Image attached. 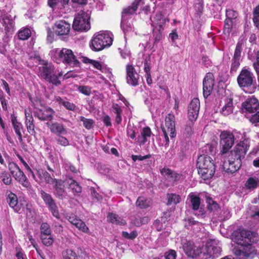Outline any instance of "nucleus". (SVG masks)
Returning a JSON list of instances; mask_svg holds the SVG:
<instances>
[{
  "label": "nucleus",
  "instance_id": "8fccbe9b",
  "mask_svg": "<svg viewBox=\"0 0 259 259\" xmlns=\"http://www.w3.org/2000/svg\"><path fill=\"white\" fill-rule=\"evenodd\" d=\"M247 118L249 119L250 121L255 126H259V111L252 114Z\"/></svg>",
  "mask_w": 259,
  "mask_h": 259
},
{
  "label": "nucleus",
  "instance_id": "6e6552de",
  "mask_svg": "<svg viewBox=\"0 0 259 259\" xmlns=\"http://www.w3.org/2000/svg\"><path fill=\"white\" fill-rule=\"evenodd\" d=\"M32 103L34 108L33 113L35 117L42 121H51L53 119L55 111L51 107L43 105L38 99L34 100Z\"/></svg>",
  "mask_w": 259,
  "mask_h": 259
},
{
  "label": "nucleus",
  "instance_id": "6e6d98bb",
  "mask_svg": "<svg viewBox=\"0 0 259 259\" xmlns=\"http://www.w3.org/2000/svg\"><path fill=\"white\" fill-rule=\"evenodd\" d=\"M2 23L3 24L4 26L8 28H10L11 27H13V21L12 19H11L8 16H5L3 17V19L1 21Z\"/></svg>",
  "mask_w": 259,
  "mask_h": 259
},
{
  "label": "nucleus",
  "instance_id": "0eeeda50",
  "mask_svg": "<svg viewBox=\"0 0 259 259\" xmlns=\"http://www.w3.org/2000/svg\"><path fill=\"white\" fill-rule=\"evenodd\" d=\"M143 1L135 0L132 6L128 7L123 10L121 21V28L125 34L133 31L132 25L128 21V19L130 18V15L134 14L137 10L138 6L144 4Z\"/></svg>",
  "mask_w": 259,
  "mask_h": 259
},
{
  "label": "nucleus",
  "instance_id": "864d4df0",
  "mask_svg": "<svg viewBox=\"0 0 259 259\" xmlns=\"http://www.w3.org/2000/svg\"><path fill=\"white\" fill-rule=\"evenodd\" d=\"M193 121L189 120L186 122L184 133L186 136H190L193 133L192 127L193 126Z\"/></svg>",
  "mask_w": 259,
  "mask_h": 259
},
{
  "label": "nucleus",
  "instance_id": "cd10ccee",
  "mask_svg": "<svg viewBox=\"0 0 259 259\" xmlns=\"http://www.w3.org/2000/svg\"><path fill=\"white\" fill-rule=\"evenodd\" d=\"M63 74V72L57 71V70L55 69L54 72L49 76V77L47 79V80L55 85H59L61 84V81L59 80V77L62 76Z\"/></svg>",
  "mask_w": 259,
  "mask_h": 259
},
{
  "label": "nucleus",
  "instance_id": "c756f323",
  "mask_svg": "<svg viewBox=\"0 0 259 259\" xmlns=\"http://www.w3.org/2000/svg\"><path fill=\"white\" fill-rule=\"evenodd\" d=\"M151 135V129L149 127H144L141 132V135L138 137V141L141 144L144 145L148 141V138Z\"/></svg>",
  "mask_w": 259,
  "mask_h": 259
},
{
  "label": "nucleus",
  "instance_id": "2eb2a0df",
  "mask_svg": "<svg viewBox=\"0 0 259 259\" xmlns=\"http://www.w3.org/2000/svg\"><path fill=\"white\" fill-rule=\"evenodd\" d=\"M187 200H189L190 207L193 210H199V213L197 214L198 216L202 217L204 216L205 212L204 209L200 207V198L198 195L194 193H191L189 194Z\"/></svg>",
  "mask_w": 259,
  "mask_h": 259
},
{
  "label": "nucleus",
  "instance_id": "39448f33",
  "mask_svg": "<svg viewBox=\"0 0 259 259\" xmlns=\"http://www.w3.org/2000/svg\"><path fill=\"white\" fill-rule=\"evenodd\" d=\"M112 34L108 31H100L94 34L91 40L90 47L95 51H100L110 46L113 41Z\"/></svg>",
  "mask_w": 259,
  "mask_h": 259
},
{
  "label": "nucleus",
  "instance_id": "5fc2aeb1",
  "mask_svg": "<svg viewBox=\"0 0 259 259\" xmlns=\"http://www.w3.org/2000/svg\"><path fill=\"white\" fill-rule=\"evenodd\" d=\"M242 43H237L236 47V49L235 50L234 56L233 58L240 60L241 54L242 50Z\"/></svg>",
  "mask_w": 259,
  "mask_h": 259
},
{
  "label": "nucleus",
  "instance_id": "49530a36",
  "mask_svg": "<svg viewBox=\"0 0 259 259\" xmlns=\"http://www.w3.org/2000/svg\"><path fill=\"white\" fill-rule=\"evenodd\" d=\"M161 29L162 28H160L157 29L156 28H153V34L154 38V45L158 43L162 39V35Z\"/></svg>",
  "mask_w": 259,
  "mask_h": 259
},
{
  "label": "nucleus",
  "instance_id": "bb28decb",
  "mask_svg": "<svg viewBox=\"0 0 259 259\" xmlns=\"http://www.w3.org/2000/svg\"><path fill=\"white\" fill-rule=\"evenodd\" d=\"M245 187L250 191L255 190L259 187V179L256 177L249 178L245 184Z\"/></svg>",
  "mask_w": 259,
  "mask_h": 259
},
{
  "label": "nucleus",
  "instance_id": "0e129e2a",
  "mask_svg": "<svg viewBox=\"0 0 259 259\" xmlns=\"http://www.w3.org/2000/svg\"><path fill=\"white\" fill-rule=\"evenodd\" d=\"M165 259H176L177 252L174 250H169L165 253Z\"/></svg>",
  "mask_w": 259,
  "mask_h": 259
},
{
  "label": "nucleus",
  "instance_id": "bf43d9fd",
  "mask_svg": "<svg viewBox=\"0 0 259 259\" xmlns=\"http://www.w3.org/2000/svg\"><path fill=\"white\" fill-rule=\"evenodd\" d=\"M253 21L255 26H259V5L255 8L253 11Z\"/></svg>",
  "mask_w": 259,
  "mask_h": 259
},
{
  "label": "nucleus",
  "instance_id": "c9c22d12",
  "mask_svg": "<svg viewBox=\"0 0 259 259\" xmlns=\"http://www.w3.org/2000/svg\"><path fill=\"white\" fill-rule=\"evenodd\" d=\"M63 259H77L76 253L70 249H66L62 251Z\"/></svg>",
  "mask_w": 259,
  "mask_h": 259
},
{
  "label": "nucleus",
  "instance_id": "3c124183",
  "mask_svg": "<svg viewBox=\"0 0 259 259\" xmlns=\"http://www.w3.org/2000/svg\"><path fill=\"white\" fill-rule=\"evenodd\" d=\"M138 235V232L135 230L132 231L130 233L126 231H123L122 232V237L127 239L133 240L136 238Z\"/></svg>",
  "mask_w": 259,
  "mask_h": 259
},
{
  "label": "nucleus",
  "instance_id": "774afa93",
  "mask_svg": "<svg viewBox=\"0 0 259 259\" xmlns=\"http://www.w3.org/2000/svg\"><path fill=\"white\" fill-rule=\"evenodd\" d=\"M0 101L3 109L5 110H7L8 108L6 103V101L4 97V93L3 91L1 90H0Z\"/></svg>",
  "mask_w": 259,
  "mask_h": 259
},
{
  "label": "nucleus",
  "instance_id": "f3484780",
  "mask_svg": "<svg viewBox=\"0 0 259 259\" xmlns=\"http://www.w3.org/2000/svg\"><path fill=\"white\" fill-rule=\"evenodd\" d=\"M214 85L213 75L212 73H207L203 81V96L207 98L211 93Z\"/></svg>",
  "mask_w": 259,
  "mask_h": 259
},
{
  "label": "nucleus",
  "instance_id": "09e8293b",
  "mask_svg": "<svg viewBox=\"0 0 259 259\" xmlns=\"http://www.w3.org/2000/svg\"><path fill=\"white\" fill-rule=\"evenodd\" d=\"M82 62L84 63H90L93 65V66L99 70H102V65L98 61L90 59L87 57H83Z\"/></svg>",
  "mask_w": 259,
  "mask_h": 259
},
{
  "label": "nucleus",
  "instance_id": "c85d7f7f",
  "mask_svg": "<svg viewBox=\"0 0 259 259\" xmlns=\"http://www.w3.org/2000/svg\"><path fill=\"white\" fill-rule=\"evenodd\" d=\"M167 205H176L181 201V197L176 193H168L166 195Z\"/></svg>",
  "mask_w": 259,
  "mask_h": 259
},
{
  "label": "nucleus",
  "instance_id": "ea45409f",
  "mask_svg": "<svg viewBox=\"0 0 259 259\" xmlns=\"http://www.w3.org/2000/svg\"><path fill=\"white\" fill-rule=\"evenodd\" d=\"M52 231L50 225L47 223H42L40 227V236L51 235Z\"/></svg>",
  "mask_w": 259,
  "mask_h": 259
},
{
  "label": "nucleus",
  "instance_id": "b1692460",
  "mask_svg": "<svg viewBox=\"0 0 259 259\" xmlns=\"http://www.w3.org/2000/svg\"><path fill=\"white\" fill-rule=\"evenodd\" d=\"M160 172L162 175L170 182L177 181L181 178L180 175L169 168H164L161 170Z\"/></svg>",
  "mask_w": 259,
  "mask_h": 259
},
{
  "label": "nucleus",
  "instance_id": "dca6fc26",
  "mask_svg": "<svg viewBox=\"0 0 259 259\" xmlns=\"http://www.w3.org/2000/svg\"><path fill=\"white\" fill-rule=\"evenodd\" d=\"M221 251L219 246L210 244L205 246L201 253L205 259H214L220 255Z\"/></svg>",
  "mask_w": 259,
  "mask_h": 259
},
{
  "label": "nucleus",
  "instance_id": "423d86ee",
  "mask_svg": "<svg viewBox=\"0 0 259 259\" xmlns=\"http://www.w3.org/2000/svg\"><path fill=\"white\" fill-rule=\"evenodd\" d=\"M53 57L56 61H61L72 66H79V62L77 59L72 51L67 48L55 49L52 51Z\"/></svg>",
  "mask_w": 259,
  "mask_h": 259
},
{
  "label": "nucleus",
  "instance_id": "a19ab883",
  "mask_svg": "<svg viewBox=\"0 0 259 259\" xmlns=\"http://www.w3.org/2000/svg\"><path fill=\"white\" fill-rule=\"evenodd\" d=\"M133 223L137 227H140L143 224H145L148 223L150 219L148 217H144L142 218L140 217H136L134 219L132 220Z\"/></svg>",
  "mask_w": 259,
  "mask_h": 259
},
{
  "label": "nucleus",
  "instance_id": "4468645a",
  "mask_svg": "<svg viewBox=\"0 0 259 259\" xmlns=\"http://www.w3.org/2000/svg\"><path fill=\"white\" fill-rule=\"evenodd\" d=\"M139 75L137 72L134 67L131 64L126 66V82L133 87L139 84Z\"/></svg>",
  "mask_w": 259,
  "mask_h": 259
},
{
  "label": "nucleus",
  "instance_id": "f704fd0d",
  "mask_svg": "<svg viewBox=\"0 0 259 259\" xmlns=\"http://www.w3.org/2000/svg\"><path fill=\"white\" fill-rule=\"evenodd\" d=\"M31 31L28 28H23L19 31L17 35L20 40H26L31 36Z\"/></svg>",
  "mask_w": 259,
  "mask_h": 259
},
{
  "label": "nucleus",
  "instance_id": "2f4dec72",
  "mask_svg": "<svg viewBox=\"0 0 259 259\" xmlns=\"http://www.w3.org/2000/svg\"><path fill=\"white\" fill-rule=\"evenodd\" d=\"M17 170L19 173V182L24 187L29 188L30 187V183L29 182L27 178L24 174L23 172L17 166Z\"/></svg>",
  "mask_w": 259,
  "mask_h": 259
},
{
  "label": "nucleus",
  "instance_id": "338daca9",
  "mask_svg": "<svg viewBox=\"0 0 259 259\" xmlns=\"http://www.w3.org/2000/svg\"><path fill=\"white\" fill-rule=\"evenodd\" d=\"M232 22V20L229 19H226L225 21L224 24V30L227 33H230Z\"/></svg>",
  "mask_w": 259,
  "mask_h": 259
},
{
  "label": "nucleus",
  "instance_id": "ddd939ff",
  "mask_svg": "<svg viewBox=\"0 0 259 259\" xmlns=\"http://www.w3.org/2000/svg\"><path fill=\"white\" fill-rule=\"evenodd\" d=\"M163 133L169 132V136L173 138L176 136L175 128V117L169 113L165 118V125L161 127Z\"/></svg>",
  "mask_w": 259,
  "mask_h": 259
},
{
  "label": "nucleus",
  "instance_id": "a878e982",
  "mask_svg": "<svg viewBox=\"0 0 259 259\" xmlns=\"http://www.w3.org/2000/svg\"><path fill=\"white\" fill-rule=\"evenodd\" d=\"M112 111L115 114V121L119 124L122 121V109L118 104L113 103L112 105Z\"/></svg>",
  "mask_w": 259,
  "mask_h": 259
},
{
  "label": "nucleus",
  "instance_id": "f8f14e48",
  "mask_svg": "<svg viewBox=\"0 0 259 259\" xmlns=\"http://www.w3.org/2000/svg\"><path fill=\"white\" fill-rule=\"evenodd\" d=\"M182 245L183 249L188 257L195 258L202 253L201 248L195 246L193 242L190 241H183Z\"/></svg>",
  "mask_w": 259,
  "mask_h": 259
},
{
  "label": "nucleus",
  "instance_id": "4c0bfd02",
  "mask_svg": "<svg viewBox=\"0 0 259 259\" xmlns=\"http://www.w3.org/2000/svg\"><path fill=\"white\" fill-rule=\"evenodd\" d=\"M57 101L59 103V104L64 106L69 110L74 111L75 110L76 106L72 103H70L68 101H64L60 97L57 98Z\"/></svg>",
  "mask_w": 259,
  "mask_h": 259
},
{
  "label": "nucleus",
  "instance_id": "a18cd8bd",
  "mask_svg": "<svg viewBox=\"0 0 259 259\" xmlns=\"http://www.w3.org/2000/svg\"><path fill=\"white\" fill-rule=\"evenodd\" d=\"M80 120L83 122V126L88 130L92 129L94 127V121L91 119H88L83 116H80Z\"/></svg>",
  "mask_w": 259,
  "mask_h": 259
},
{
  "label": "nucleus",
  "instance_id": "412c9836",
  "mask_svg": "<svg viewBox=\"0 0 259 259\" xmlns=\"http://www.w3.org/2000/svg\"><path fill=\"white\" fill-rule=\"evenodd\" d=\"M234 109L233 98L226 97L222 103V107L220 110V113L224 116H228L233 113Z\"/></svg>",
  "mask_w": 259,
  "mask_h": 259
},
{
  "label": "nucleus",
  "instance_id": "13d9d810",
  "mask_svg": "<svg viewBox=\"0 0 259 259\" xmlns=\"http://www.w3.org/2000/svg\"><path fill=\"white\" fill-rule=\"evenodd\" d=\"M151 66V61L150 57L149 56L146 58L144 61V71L146 74L150 73Z\"/></svg>",
  "mask_w": 259,
  "mask_h": 259
},
{
  "label": "nucleus",
  "instance_id": "a211bd4d",
  "mask_svg": "<svg viewBox=\"0 0 259 259\" xmlns=\"http://www.w3.org/2000/svg\"><path fill=\"white\" fill-rule=\"evenodd\" d=\"M200 108L199 100L197 98H194L188 107V115L189 120L195 121L198 116Z\"/></svg>",
  "mask_w": 259,
  "mask_h": 259
},
{
  "label": "nucleus",
  "instance_id": "4d7b16f0",
  "mask_svg": "<svg viewBox=\"0 0 259 259\" xmlns=\"http://www.w3.org/2000/svg\"><path fill=\"white\" fill-rule=\"evenodd\" d=\"M58 137L56 139L57 143L63 146H66L69 145L68 140L62 135H57Z\"/></svg>",
  "mask_w": 259,
  "mask_h": 259
},
{
  "label": "nucleus",
  "instance_id": "f257e3e1",
  "mask_svg": "<svg viewBox=\"0 0 259 259\" xmlns=\"http://www.w3.org/2000/svg\"><path fill=\"white\" fill-rule=\"evenodd\" d=\"M220 138L221 156L224 159L222 165L223 168L227 173L235 172L241 167L242 160L244 158L248 150V141L245 140L240 142L235 146L233 150L228 152L234 144V135L229 131H224L221 132Z\"/></svg>",
  "mask_w": 259,
  "mask_h": 259
},
{
  "label": "nucleus",
  "instance_id": "4be33fe9",
  "mask_svg": "<svg viewBox=\"0 0 259 259\" xmlns=\"http://www.w3.org/2000/svg\"><path fill=\"white\" fill-rule=\"evenodd\" d=\"M47 126L50 131L57 135H65L67 134V130L64 126L57 122L46 123Z\"/></svg>",
  "mask_w": 259,
  "mask_h": 259
},
{
  "label": "nucleus",
  "instance_id": "7c9ffc66",
  "mask_svg": "<svg viewBox=\"0 0 259 259\" xmlns=\"http://www.w3.org/2000/svg\"><path fill=\"white\" fill-rule=\"evenodd\" d=\"M107 219L109 222L113 224H116L120 225H124L125 224V221L124 219L112 212L108 213Z\"/></svg>",
  "mask_w": 259,
  "mask_h": 259
},
{
  "label": "nucleus",
  "instance_id": "e433bc0d",
  "mask_svg": "<svg viewBox=\"0 0 259 259\" xmlns=\"http://www.w3.org/2000/svg\"><path fill=\"white\" fill-rule=\"evenodd\" d=\"M150 203V201L144 197H139L136 201V205L140 208L148 207Z\"/></svg>",
  "mask_w": 259,
  "mask_h": 259
},
{
  "label": "nucleus",
  "instance_id": "603ef678",
  "mask_svg": "<svg viewBox=\"0 0 259 259\" xmlns=\"http://www.w3.org/2000/svg\"><path fill=\"white\" fill-rule=\"evenodd\" d=\"M78 91L85 96H90L91 94V88L87 85H79L77 87Z\"/></svg>",
  "mask_w": 259,
  "mask_h": 259
},
{
  "label": "nucleus",
  "instance_id": "72a5a7b5",
  "mask_svg": "<svg viewBox=\"0 0 259 259\" xmlns=\"http://www.w3.org/2000/svg\"><path fill=\"white\" fill-rule=\"evenodd\" d=\"M69 185V188L74 195H78L81 192V186L75 181L71 179Z\"/></svg>",
  "mask_w": 259,
  "mask_h": 259
},
{
  "label": "nucleus",
  "instance_id": "58836bf2",
  "mask_svg": "<svg viewBox=\"0 0 259 259\" xmlns=\"http://www.w3.org/2000/svg\"><path fill=\"white\" fill-rule=\"evenodd\" d=\"M206 201L207 203V208L210 211H215L219 208V204L214 201L211 198L207 197Z\"/></svg>",
  "mask_w": 259,
  "mask_h": 259
},
{
  "label": "nucleus",
  "instance_id": "c03bdc74",
  "mask_svg": "<svg viewBox=\"0 0 259 259\" xmlns=\"http://www.w3.org/2000/svg\"><path fill=\"white\" fill-rule=\"evenodd\" d=\"M25 115L27 128L33 130L34 128V125L33 124V119L30 111L28 112L26 110H25Z\"/></svg>",
  "mask_w": 259,
  "mask_h": 259
},
{
  "label": "nucleus",
  "instance_id": "1a4fd4ad",
  "mask_svg": "<svg viewBox=\"0 0 259 259\" xmlns=\"http://www.w3.org/2000/svg\"><path fill=\"white\" fill-rule=\"evenodd\" d=\"M91 13L89 12H80L74 18L72 27L77 31H87L91 28L89 20Z\"/></svg>",
  "mask_w": 259,
  "mask_h": 259
},
{
  "label": "nucleus",
  "instance_id": "473e14b6",
  "mask_svg": "<svg viewBox=\"0 0 259 259\" xmlns=\"http://www.w3.org/2000/svg\"><path fill=\"white\" fill-rule=\"evenodd\" d=\"M38 174L41 177V179H43L48 184H54L58 180V179L53 178L52 176L47 171H42L41 174L38 171Z\"/></svg>",
  "mask_w": 259,
  "mask_h": 259
},
{
  "label": "nucleus",
  "instance_id": "79ce46f5",
  "mask_svg": "<svg viewBox=\"0 0 259 259\" xmlns=\"http://www.w3.org/2000/svg\"><path fill=\"white\" fill-rule=\"evenodd\" d=\"M42 244L46 246H51L53 244L54 239L52 234L40 236Z\"/></svg>",
  "mask_w": 259,
  "mask_h": 259
},
{
  "label": "nucleus",
  "instance_id": "20e7f679",
  "mask_svg": "<svg viewBox=\"0 0 259 259\" xmlns=\"http://www.w3.org/2000/svg\"><path fill=\"white\" fill-rule=\"evenodd\" d=\"M237 82L239 86L246 93H252L256 89L255 80L253 73L245 68L241 70L237 77Z\"/></svg>",
  "mask_w": 259,
  "mask_h": 259
},
{
  "label": "nucleus",
  "instance_id": "e2e57ef3",
  "mask_svg": "<svg viewBox=\"0 0 259 259\" xmlns=\"http://www.w3.org/2000/svg\"><path fill=\"white\" fill-rule=\"evenodd\" d=\"M240 66V60L233 58L231 71L235 72Z\"/></svg>",
  "mask_w": 259,
  "mask_h": 259
},
{
  "label": "nucleus",
  "instance_id": "37998d69",
  "mask_svg": "<svg viewBox=\"0 0 259 259\" xmlns=\"http://www.w3.org/2000/svg\"><path fill=\"white\" fill-rule=\"evenodd\" d=\"M7 201L9 206L15 211V206H16V195L13 193H10L7 197Z\"/></svg>",
  "mask_w": 259,
  "mask_h": 259
},
{
  "label": "nucleus",
  "instance_id": "69168bd1",
  "mask_svg": "<svg viewBox=\"0 0 259 259\" xmlns=\"http://www.w3.org/2000/svg\"><path fill=\"white\" fill-rule=\"evenodd\" d=\"M17 157L19 158L22 163L23 164L26 169H27L28 171H30L31 173L32 177L35 180V176L34 175L33 171L31 170V168L29 167V165L27 164V163L20 155L17 154Z\"/></svg>",
  "mask_w": 259,
  "mask_h": 259
},
{
  "label": "nucleus",
  "instance_id": "f03ea898",
  "mask_svg": "<svg viewBox=\"0 0 259 259\" xmlns=\"http://www.w3.org/2000/svg\"><path fill=\"white\" fill-rule=\"evenodd\" d=\"M239 246L234 248L233 252L238 259L252 258L256 253L253 243L257 241L255 234L248 230H242L236 238Z\"/></svg>",
  "mask_w": 259,
  "mask_h": 259
},
{
  "label": "nucleus",
  "instance_id": "7ed1b4c3",
  "mask_svg": "<svg viewBox=\"0 0 259 259\" xmlns=\"http://www.w3.org/2000/svg\"><path fill=\"white\" fill-rule=\"evenodd\" d=\"M196 165L198 174L204 180H209L214 175L215 166L210 156L200 155L197 158Z\"/></svg>",
  "mask_w": 259,
  "mask_h": 259
},
{
  "label": "nucleus",
  "instance_id": "6ab92c4d",
  "mask_svg": "<svg viewBox=\"0 0 259 259\" xmlns=\"http://www.w3.org/2000/svg\"><path fill=\"white\" fill-rule=\"evenodd\" d=\"M54 29L58 36L67 35L70 32V25L65 20H59L56 22Z\"/></svg>",
  "mask_w": 259,
  "mask_h": 259
},
{
  "label": "nucleus",
  "instance_id": "9b49d317",
  "mask_svg": "<svg viewBox=\"0 0 259 259\" xmlns=\"http://www.w3.org/2000/svg\"><path fill=\"white\" fill-rule=\"evenodd\" d=\"M40 196L43 199L45 203L48 206L49 209L52 213V215L58 219L60 218L58 207L52 198V196L44 191H40Z\"/></svg>",
  "mask_w": 259,
  "mask_h": 259
},
{
  "label": "nucleus",
  "instance_id": "393cba45",
  "mask_svg": "<svg viewBox=\"0 0 259 259\" xmlns=\"http://www.w3.org/2000/svg\"><path fill=\"white\" fill-rule=\"evenodd\" d=\"M150 20L153 28L158 27L160 28H162V26L165 22V19L163 15L160 13H157L153 18H151Z\"/></svg>",
  "mask_w": 259,
  "mask_h": 259
},
{
  "label": "nucleus",
  "instance_id": "052dcab7",
  "mask_svg": "<svg viewBox=\"0 0 259 259\" xmlns=\"http://www.w3.org/2000/svg\"><path fill=\"white\" fill-rule=\"evenodd\" d=\"M1 179L4 183L6 185L10 184L12 180L10 175L5 172L2 174Z\"/></svg>",
  "mask_w": 259,
  "mask_h": 259
},
{
  "label": "nucleus",
  "instance_id": "de8ad7c7",
  "mask_svg": "<svg viewBox=\"0 0 259 259\" xmlns=\"http://www.w3.org/2000/svg\"><path fill=\"white\" fill-rule=\"evenodd\" d=\"M203 151H205L204 154L207 156L213 155L215 154L216 148L212 145L207 144L203 148Z\"/></svg>",
  "mask_w": 259,
  "mask_h": 259
},
{
  "label": "nucleus",
  "instance_id": "9d476101",
  "mask_svg": "<svg viewBox=\"0 0 259 259\" xmlns=\"http://www.w3.org/2000/svg\"><path fill=\"white\" fill-rule=\"evenodd\" d=\"M259 110V101L254 96L247 98L241 104V112L246 117Z\"/></svg>",
  "mask_w": 259,
  "mask_h": 259
},
{
  "label": "nucleus",
  "instance_id": "aec40b11",
  "mask_svg": "<svg viewBox=\"0 0 259 259\" xmlns=\"http://www.w3.org/2000/svg\"><path fill=\"white\" fill-rule=\"evenodd\" d=\"M54 184V195L59 199H65L67 196V193L65 189L64 182L61 180H58Z\"/></svg>",
  "mask_w": 259,
  "mask_h": 259
},
{
  "label": "nucleus",
  "instance_id": "680f3d73",
  "mask_svg": "<svg viewBox=\"0 0 259 259\" xmlns=\"http://www.w3.org/2000/svg\"><path fill=\"white\" fill-rule=\"evenodd\" d=\"M76 227L84 233H88L89 232L88 227L82 220L79 221V223H78V225Z\"/></svg>",
  "mask_w": 259,
  "mask_h": 259
},
{
  "label": "nucleus",
  "instance_id": "5701e85b",
  "mask_svg": "<svg viewBox=\"0 0 259 259\" xmlns=\"http://www.w3.org/2000/svg\"><path fill=\"white\" fill-rule=\"evenodd\" d=\"M55 69L53 65L47 63H44L42 66H40L39 68L38 75L47 80L49 77V76L54 72Z\"/></svg>",
  "mask_w": 259,
  "mask_h": 259
}]
</instances>
